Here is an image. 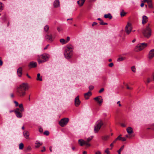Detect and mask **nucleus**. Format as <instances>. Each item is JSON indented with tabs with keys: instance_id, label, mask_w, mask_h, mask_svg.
I'll list each match as a JSON object with an SVG mask.
<instances>
[{
	"instance_id": "1",
	"label": "nucleus",
	"mask_w": 154,
	"mask_h": 154,
	"mask_svg": "<svg viewBox=\"0 0 154 154\" xmlns=\"http://www.w3.org/2000/svg\"><path fill=\"white\" fill-rule=\"evenodd\" d=\"M28 84L23 83L19 85L17 88V94L21 97H24L26 94V91L28 89Z\"/></svg>"
},
{
	"instance_id": "2",
	"label": "nucleus",
	"mask_w": 154,
	"mask_h": 154,
	"mask_svg": "<svg viewBox=\"0 0 154 154\" xmlns=\"http://www.w3.org/2000/svg\"><path fill=\"white\" fill-rule=\"evenodd\" d=\"M152 30L149 23H148L142 31V33L144 36L147 38L150 37L152 35Z\"/></svg>"
},
{
	"instance_id": "3",
	"label": "nucleus",
	"mask_w": 154,
	"mask_h": 154,
	"mask_svg": "<svg viewBox=\"0 0 154 154\" xmlns=\"http://www.w3.org/2000/svg\"><path fill=\"white\" fill-rule=\"evenodd\" d=\"M72 46H69L66 48L64 53V55L67 59L70 58L72 54Z\"/></svg>"
},
{
	"instance_id": "4",
	"label": "nucleus",
	"mask_w": 154,
	"mask_h": 154,
	"mask_svg": "<svg viewBox=\"0 0 154 154\" xmlns=\"http://www.w3.org/2000/svg\"><path fill=\"white\" fill-rule=\"evenodd\" d=\"M103 124V122L101 120H99L97 122L94 128V130L95 133L97 132L99 130Z\"/></svg>"
},
{
	"instance_id": "5",
	"label": "nucleus",
	"mask_w": 154,
	"mask_h": 154,
	"mask_svg": "<svg viewBox=\"0 0 154 154\" xmlns=\"http://www.w3.org/2000/svg\"><path fill=\"white\" fill-rule=\"evenodd\" d=\"M147 44L145 43H143L138 44L136 47V51H140L143 49L144 48L147 46Z\"/></svg>"
},
{
	"instance_id": "6",
	"label": "nucleus",
	"mask_w": 154,
	"mask_h": 154,
	"mask_svg": "<svg viewBox=\"0 0 154 154\" xmlns=\"http://www.w3.org/2000/svg\"><path fill=\"white\" fill-rule=\"evenodd\" d=\"M132 29L131 24L128 23L125 28V31L127 34H129L132 31Z\"/></svg>"
},
{
	"instance_id": "7",
	"label": "nucleus",
	"mask_w": 154,
	"mask_h": 154,
	"mask_svg": "<svg viewBox=\"0 0 154 154\" xmlns=\"http://www.w3.org/2000/svg\"><path fill=\"white\" fill-rule=\"evenodd\" d=\"M69 119L64 118L61 119L59 122V124L62 127H63L66 125L69 122Z\"/></svg>"
},
{
	"instance_id": "8",
	"label": "nucleus",
	"mask_w": 154,
	"mask_h": 154,
	"mask_svg": "<svg viewBox=\"0 0 154 154\" xmlns=\"http://www.w3.org/2000/svg\"><path fill=\"white\" fill-rule=\"evenodd\" d=\"M23 111H20L19 109L17 108L14 110L16 116L18 118H21L22 116V112Z\"/></svg>"
},
{
	"instance_id": "9",
	"label": "nucleus",
	"mask_w": 154,
	"mask_h": 154,
	"mask_svg": "<svg viewBox=\"0 0 154 154\" xmlns=\"http://www.w3.org/2000/svg\"><path fill=\"white\" fill-rule=\"evenodd\" d=\"M79 143L80 144V146H82L85 145L86 146H90V145L86 143L85 141L82 139H79L78 140Z\"/></svg>"
},
{
	"instance_id": "10",
	"label": "nucleus",
	"mask_w": 154,
	"mask_h": 154,
	"mask_svg": "<svg viewBox=\"0 0 154 154\" xmlns=\"http://www.w3.org/2000/svg\"><path fill=\"white\" fill-rule=\"evenodd\" d=\"M94 99L97 101L98 103L100 105H101L102 103L103 102V99L102 98L101 96H100L98 97H96L94 98Z\"/></svg>"
},
{
	"instance_id": "11",
	"label": "nucleus",
	"mask_w": 154,
	"mask_h": 154,
	"mask_svg": "<svg viewBox=\"0 0 154 154\" xmlns=\"http://www.w3.org/2000/svg\"><path fill=\"white\" fill-rule=\"evenodd\" d=\"M81 101L79 100V97L78 96L75 99V105L76 106L78 107Z\"/></svg>"
},
{
	"instance_id": "12",
	"label": "nucleus",
	"mask_w": 154,
	"mask_h": 154,
	"mask_svg": "<svg viewBox=\"0 0 154 154\" xmlns=\"http://www.w3.org/2000/svg\"><path fill=\"white\" fill-rule=\"evenodd\" d=\"M45 39L48 41L51 42L52 41L53 39L52 35L48 33L45 36Z\"/></svg>"
},
{
	"instance_id": "13",
	"label": "nucleus",
	"mask_w": 154,
	"mask_h": 154,
	"mask_svg": "<svg viewBox=\"0 0 154 154\" xmlns=\"http://www.w3.org/2000/svg\"><path fill=\"white\" fill-rule=\"evenodd\" d=\"M37 66V63L35 62H30L28 65L29 68L35 67Z\"/></svg>"
},
{
	"instance_id": "14",
	"label": "nucleus",
	"mask_w": 154,
	"mask_h": 154,
	"mask_svg": "<svg viewBox=\"0 0 154 154\" xmlns=\"http://www.w3.org/2000/svg\"><path fill=\"white\" fill-rule=\"evenodd\" d=\"M154 56V49L151 50L149 52V59H152Z\"/></svg>"
},
{
	"instance_id": "15",
	"label": "nucleus",
	"mask_w": 154,
	"mask_h": 154,
	"mask_svg": "<svg viewBox=\"0 0 154 154\" xmlns=\"http://www.w3.org/2000/svg\"><path fill=\"white\" fill-rule=\"evenodd\" d=\"M92 95L91 92L89 91L87 93H85L84 94V97L85 99H89V97Z\"/></svg>"
},
{
	"instance_id": "16",
	"label": "nucleus",
	"mask_w": 154,
	"mask_h": 154,
	"mask_svg": "<svg viewBox=\"0 0 154 154\" xmlns=\"http://www.w3.org/2000/svg\"><path fill=\"white\" fill-rule=\"evenodd\" d=\"M48 56L46 54H43L41 55V58L43 59L45 62L48 60Z\"/></svg>"
},
{
	"instance_id": "17",
	"label": "nucleus",
	"mask_w": 154,
	"mask_h": 154,
	"mask_svg": "<svg viewBox=\"0 0 154 154\" xmlns=\"http://www.w3.org/2000/svg\"><path fill=\"white\" fill-rule=\"evenodd\" d=\"M148 20L147 17L146 16L143 15L142 17V23L143 24L146 23Z\"/></svg>"
},
{
	"instance_id": "18",
	"label": "nucleus",
	"mask_w": 154,
	"mask_h": 154,
	"mask_svg": "<svg viewBox=\"0 0 154 154\" xmlns=\"http://www.w3.org/2000/svg\"><path fill=\"white\" fill-rule=\"evenodd\" d=\"M60 6V2L58 0H55L54 2V8H58Z\"/></svg>"
},
{
	"instance_id": "19",
	"label": "nucleus",
	"mask_w": 154,
	"mask_h": 154,
	"mask_svg": "<svg viewBox=\"0 0 154 154\" xmlns=\"http://www.w3.org/2000/svg\"><path fill=\"white\" fill-rule=\"evenodd\" d=\"M22 69L21 67H19L17 70V73L18 76L21 77L22 74Z\"/></svg>"
},
{
	"instance_id": "20",
	"label": "nucleus",
	"mask_w": 154,
	"mask_h": 154,
	"mask_svg": "<svg viewBox=\"0 0 154 154\" xmlns=\"http://www.w3.org/2000/svg\"><path fill=\"white\" fill-rule=\"evenodd\" d=\"M23 135L25 138L26 139H28L29 137V133L28 131H24L23 133Z\"/></svg>"
},
{
	"instance_id": "21",
	"label": "nucleus",
	"mask_w": 154,
	"mask_h": 154,
	"mask_svg": "<svg viewBox=\"0 0 154 154\" xmlns=\"http://www.w3.org/2000/svg\"><path fill=\"white\" fill-rule=\"evenodd\" d=\"M127 131L129 134H131L133 132L132 128L131 127H128V128L127 129Z\"/></svg>"
},
{
	"instance_id": "22",
	"label": "nucleus",
	"mask_w": 154,
	"mask_h": 154,
	"mask_svg": "<svg viewBox=\"0 0 154 154\" xmlns=\"http://www.w3.org/2000/svg\"><path fill=\"white\" fill-rule=\"evenodd\" d=\"M104 17L105 18H109L111 19L112 18V16L111 15L110 13H109L107 14H105L104 15Z\"/></svg>"
},
{
	"instance_id": "23",
	"label": "nucleus",
	"mask_w": 154,
	"mask_h": 154,
	"mask_svg": "<svg viewBox=\"0 0 154 154\" xmlns=\"http://www.w3.org/2000/svg\"><path fill=\"white\" fill-rule=\"evenodd\" d=\"M35 144L36 145L35 147L36 148H38L41 146L42 145V143H40L38 141H36L35 142Z\"/></svg>"
},
{
	"instance_id": "24",
	"label": "nucleus",
	"mask_w": 154,
	"mask_h": 154,
	"mask_svg": "<svg viewBox=\"0 0 154 154\" xmlns=\"http://www.w3.org/2000/svg\"><path fill=\"white\" fill-rule=\"evenodd\" d=\"M4 5L2 3L0 2V12H1L4 9Z\"/></svg>"
},
{
	"instance_id": "25",
	"label": "nucleus",
	"mask_w": 154,
	"mask_h": 154,
	"mask_svg": "<svg viewBox=\"0 0 154 154\" xmlns=\"http://www.w3.org/2000/svg\"><path fill=\"white\" fill-rule=\"evenodd\" d=\"M19 106L20 109H19V110H20V111H23L24 109L23 106V105L22 104H20L19 105Z\"/></svg>"
},
{
	"instance_id": "26",
	"label": "nucleus",
	"mask_w": 154,
	"mask_h": 154,
	"mask_svg": "<svg viewBox=\"0 0 154 154\" xmlns=\"http://www.w3.org/2000/svg\"><path fill=\"white\" fill-rule=\"evenodd\" d=\"M42 77H40V73H38L37 75V80L42 81Z\"/></svg>"
},
{
	"instance_id": "27",
	"label": "nucleus",
	"mask_w": 154,
	"mask_h": 154,
	"mask_svg": "<svg viewBox=\"0 0 154 154\" xmlns=\"http://www.w3.org/2000/svg\"><path fill=\"white\" fill-rule=\"evenodd\" d=\"M109 138V135H106L104 136H103L102 137V139L104 140H107Z\"/></svg>"
},
{
	"instance_id": "28",
	"label": "nucleus",
	"mask_w": 154,
	"mask_h": 154,
	"mask_svg": "<svg viewBox=\"0 0 154 154\" xmlns=\"http://www.w3.org/2000/svg\"><path fill=\"white\" fill-rule=\"evenodd\" d=\"M92 137H89L85 141L86 143H87L89 144L90 145V146H91V145L90 143H89V142L92 139Z\"/></svg>"
},
{
	"instance_id": "29",
	"label": "nucleus",
	"mask_w": 154,
	"mask_h": 154,
	"mask_svg": "<svg viewBox=\"0 0 154 154\" xmlns=\"http://www.w3.org/2000/svg\"><path fill=\"white\" fill-rule=\"evenodd\" d=\"M125 57H121L118 58L117 60L118 62H120L125 60Z\"/></svg>"
},
{
	"instance_id": "30",
	"label": "nucleus",
	"mask_w": 154,
	"mask_h": 154,
	"mask_svg": "<svg viewBox=\"0 0 154 154\" xmlns=\"http://www.w3.org/2000/svg\"><path fill=\"white\" fill-rule=\"evenodd\" d=\"M60 41L62 45L64 44L67 43V42H66L65 40L63 38L60 39Z\"/></svg>"
},
{
	"instance_id": "31",
	"label": "nucleus",
	"mask_w": 154,
	"mask_h": 154,
	"mask_svg": "<svg viewBox=\"0 0 154 154\" xmlns=\"http://www.w3.org/2000/svg\"><path fill=\"white\" fill-rule=\"evenodd\" d=\"M24 147V145L23 143H21L19 144V149H23Z\"/></svg>"
},
{
	"instance_id": "32",
	"label": "nucleus",
	"mask_w": 154,
	"mask_h": 154,
	"mask_svg": "<svg viewBox=\"0 0 154 154\" xmlns=\"http://www.w3.org/2000/svg\"><path fill=\"white\" fill-rule=\"evenodd\" d=\"M124 146H122L120 149L118 151V154H121V152L124 149Z\"/></svg>"
},
{
	"instance_id": "33",
	"label": "nucleus",
	"mask_w": 154,
	"mask_h": 154,
	"mask_svg": "<svg viewBox=\"0 0 154 154\" xmlns=\"http://www.w3.org/2000/svg\"><path fill=\"white\" fill-rule=\"evenodd\" d=\"M49 29V27L48 25L45 26L44 28V30L45 32H47Z\"/></svg>"
},
{
	"instance_id": "34",
	"label": "nucleus",
	"mask_w": 154,
	"mask_h": 154,
	"mask_svg": "<svg viewBox=\"0 0 154 154\" xmlns=\"http://www.w3.org/2000/svg\"><path fill=\"white\" fill-rule=\"evenodd\" d=\"M141 1L142 2L145 3L147 2V3H149V2H152V0H141Z\"/></svg>"
},
{
	"instance_id": "35",
	"label": "nucleus",
	"mask_w": 154,
	"mask_h": 154,
	"mask_svg": "<svg viewBox=\"0 0 154 154\" xmlns=\"http://www.w3.org/2000/svg\"><path fill=\"white\" fill-rule=\"evenodd\" d=\"M149 7L150 8H153V6L152 4V2L148 3Z\"/></svg>"
},
{
	"instance_id": "36",
	"label": "nucleus",
	"mask_w": 154,
	"mask_h": 154,
	"mask_svg": "<svg viewBox=\"0 0 154 154\" xmlns=\"http://www.w3.org/2000/svg\"><path fill=\"white\" fill-rule=\"evenodd\" d=\"M126 14V13L123 10L122 11H121L120 13V15L121 17H123L125 16Z\"/></svg>"
},
{
	"instance_id": "37",
	"label": "nucleus",
	"mask_w": 154,
	"mask_h": 154,
	"mask_svg": "<svg viewBox=\"0 0 154 154\" xmlns=\"http://www.w3.org/2000/svg\"><path fill=\"white\" fill-rule=\"evenodd\" d=\"M131 69L132 71L135 72H136V68L134 66H133L131 67Z\"/></svg>"
},
{
	"instance_id": "38",
	"label": "nucleus",
	"mask_w": 154,
	"mask_h": 154,
	"mask_svg": "<svg viewBox=\"0 0 154 154\" xmlns=\"http://www.w3.org/2000/svg\"><path fill=\"white\" fill-rule=\"evenodd\" d=\"M122 138V137H121V135H120L116 138V140H121Z\"/></svg>"
},
{
	"instance_id": "39",
	"label": "nucleus",
	"mask_w": 154,
	"mask_h": 154,
	"mask_svg": "<svg viewBox=\"0 0 154 154\" xmlns=\"http://www.w3.org/2000/svg\"><path fill=\"white\" fill-rule=\"evenodd\" d=\"M49 134V132L48 131H46L44 132V134L47 136Z\"/></svg>"
},
{
	"instance_id": "40",
	"label": "nucleus",
	"mask_w": 154,
	"mask_h": 154,
	"mask_svg": "<svg viewBox=\"0 0 154 154\" xmlns=\"http://www.w3.org/2000/svg\"><path fill=\"white\" fill-rule=\"evenodd\" d=\"M85 0H80V2H81V3L80 4V6H81L83 5L85 2Z\"/></svg>"
},
{
	"instance_id": "41",
	"label": "nucleus",
	"mask_w": 154,
	"mask_h": 154,
	"mask_svg": "<svg viewBox=\"0 0 154 154\" xmlns=\"http://www.w3.org/2000/svg\"><path fill=\"white\" fill-rule=\"evenodd\" d=\"M100 23L101 25H107L108 23H104L103 22H100Z\"/></svg>"
},
{
	"instance_id": "42",
	"label": "nucleus",
	"mask_w": 154,
	"mask_h": 154,
	"mask_svg": "<svg viewBox=\"0 0 154 154\" xmlns=\"http://www.w3.org/2000/svg\"><path fill=\"white\" fill-rule=\"evenodd\" d=\"M57 29L59 32H60L62 30V29L59 27H57Z\"/></svg>"
},
{
	"instance_id": "43",
	"label": "nucleus",
	"mask_w": 154,
	"mask_h": 154,
	"mask_svg": "<svg viewBox=\"0 0 154 154\" xmlns=\"http://www.w3.org/2000/svg\"><path fill=\"white\" fill-rule=\"evenodd\" d=\"M38 63L39 64H40V63H42L43 62H45V61L43 60H40V59H38Z\"/></svg>"
},
{
	"instance_id": "44",
	"label": "nucleus",
	"mask_w": 154,
	"mask_h": 154,
	"mask_svg": "<svg viewBox=\"0 0 154 154\" xmlns=\"http://www.w3.org/2000/svg\"><path fill=\"white\" fill-rule=\"evenodd\" d=\"M109 149H107L105 151V153H106L107 154H109V152L108 150Z\"/></svg>"
},
{
	"instance_id": "45",
	"label": "nucleus",
	"mask_w": 154,
	"mask_h": 154,
	"mask_svg": "<svg viewBox=\"0 0 154 154\" xmlns=\"http://www.w3.org/2000/svg\"><path fill=\"white\" fill-rule=\"evenodd\" d=\"M94 87L92 85L90 86L89 87V89L90 90H92L93 89Z\"/></svg>"
},
{
	"instance_id": "46",
	"label": "nucleus",
	"mask_w": 154,
	"mask_h": 154,
	"mask_svg": "<svg viewBox=\"0 0 154 154\" xmlns=\"http://www.w3.org/2000/svg\"><path fill=\"white\" fill-rule=\"evenodd\" d=\"M27 151H30L31 149V147L30 146H28L27 148Z\"/></svg>"
},
{
	"instance_id": "47",
	"label": "nucleus",
	"mask_w": 154,
	"mask_h": 154,
	"mask_svg": "<svg viewBox=\"0 0 154 154\" xmlns=\"http://www.w3.org/2000/svg\"><path fill=\"white\" fill-rule=\"evenodd\" d=\"M151 81V79H150V78H148L147 79V84L149 83Z\"/></svg>"
},
{
	"instance_id": "48",
	"label": "nucleus",
	"mask_w": 154,
	"mask_h": 154,
	"mask_svg": "<svg viewBox=\"0 0 154 154\" xmlns=\"http://www.w3.org/2000/svg\"><path fill=\"white\" fill-rule=\"evenodd\" d=\"M39 131L40 133H42L43 132L42 128L41 127H39Z\"/></svg>"
},
{
	"instance_id": "49",
	"label": "nucleus",
	"mask_w": 154,
	"mask_h": 154,
	"mask_svg": "<svg viewBox=\"0 0 154 154\" xmlns=\"http://www.w3.org/2000/svg\"><path fill=\"white\" fill-rule=\"evenodd\" d=\"M14 102L16 106H18V103L17 102L15 101H14Z\"/></svg>"
},
{
	"instance_id": "50",
	"label": "nucleus",
	"mask_w": 154,
	"mask_h": 154,
	"mask_svg": "<svg viewBox=\"0 0 154 154\" xmlns=\"http://www.w3.org/2000/svg\"><path fill=\"white\" fill-rule=\"evenodd\" d=\"M113 66V63H110L109 65V66L110 67H112Z\"/></svg>"
},
{
	"instance_id": "51",
	"label": "nucleus",
	"mask_w": 154,
	"mask_h": 154,
	"mask_svg": "<svg viewBox=\"0 0 154 154\" xmlns=\"http://www.w3.org/2000/svg\"><path fill=\"white\" fill-rule=\"evenodd\" d=\"M95 154H101V153L100 151H97L95 152Z\"/></svg>"
},
{
	"instance_id": "52",
	"label": "nucleus",
	"mask_w": 154,
	"mask_h": 154,
	"mask_svg": "<svg viewBox=\"0 0 154 154\" xmlns=\"http://www.w3.org/2000/svg\"><path fill=\"white\" fill-rule=\"evenodd\" d=\"M104 90V89L103 88H102L99 91V93H101Z\"/></svg>"
},
{
	"instance_id": "53",
	"label": "nucleus",
	"mask_w": 154,
	"mask_h": 154,
	"mask_svg": "<svg viewBox=\"0 0 154 154\" xmlns=\"http://www.w3.org/2000/svg\"><path fill=\"white\" fill-rule=\"evenodd\" d=\"M97 23L96 22H94L93 23H92V26H95V25H97Z\"/></svg>"
},
{
	"instance_id": "54",
	"label": "nucleus",
	"mask_w": 154,
	"mask_h": 154,
	"mask_svg": "<svg viewBox=\"0 0 154 154\" xmlns=\"http://www.w3.org/2000/svg\"><path fill=\"white\" fill-rule=\"evenodd\" d=\"M45 151V147H43V149L41 150L42 152H44Z\"/></svg>"
},
{
	"instance_id": "55",
	"label": "nucleus",
	"mask_w": 154,
	"mask_h": 154,
	"mask_svg": "<svg viewBox=\"0 0 154 154\" xmlns=\"http://www.w3.org/2000/svg\"><path fill=\"white\" fill-rule=\"evenodd\" d=\"M117 104H118L119 106H121V105L120 103V101H118L117 102Z\"/></svg>"
},
{
	"instance_id": "56",
	"label": "nucleus",
	"mask_w": 154,
	"mask_h": 154,
	"mask_svg": "<svg viewBox=\"0 0 154 154\" xmlns=\"http://www.w3.org/2000/svg\"><path fill=\"white\" fill-rule=\"evenodd\" d=\"M121 140L123 141H126V139L125 137H122Z\"/></svg>"
},
{
	"instance_id": "57",
	"label": "nucleus",
	"mask_w": 154,
	"mask_h": 154,
	"mask_svg": "<svg viewBox=\"0 0 154 154\" xmlns=\"http://www.w3.org/2000/svg\"><path fill=\"white\" fill-rule=\"evenodd\" d=\"M97 20H99L100 21V22H103V20L100 18H98L97 19Z\"/></svg>"
},
{
	"instance_id": "58",
	"label": "nucleus",
	"mask_w": 154,
	"mask_h": 154,
	"mask_svg": "<svg viewBox=\"0 0 154 154\" xmlns=\"http://www.w3.org/2000/svg\"><path fill=\"white\" fill-rule=\"evenodd\" d=\"M70 40V38L68 36L67 37V41H66V42H67L69 40Z\"/></svg>"
},
{
	"instance_id": "59",
	"label": "nucleus",
	"mask_w": 154,
	"mask_h": 154,
	"mask_svg": "<svg viewBox=\"0 0 154 154\" xmlns=\"http://www.w3.org/2000/svg\"><path fill=\"white\" fill-rule=\"evenodd\" d=\"M127 89H130V90H131L132 89V88L130 87H129L128 86H127Z\"/></svg>"
},
{
	"instance_id": "60",
	"label": "nucleus",
	"mask_w": 154,
	"mask_h": 154,
	"mask_svg": "<svg viewBox=\"0 0 154 154\" xmlns=\"http://www.w3.org/2000/svg\"><path fill=\"white\" fill-rule=\"evenodd\" d=\"M2 63L3 62L2 61L1 59H0V65L2 66Z\"/></svg>"
},
{
	"instance_id": "61",
	"label": "nucleus",
	"mask_w": 154,
	"mask_h": 154,
	"mask_svg": "<svg viewBox=\"0 0 154 154\" xmlns=\"http://www.w3.org/2000/svg\"><path fill=\"white\" fill-rule=\"evenodd\" d=\"M142 2L143 3H142L140 5V6L141 7H143L144 5V4L143 3L144 2Z\"/></svg>"
},
{
	"instance_id": "62",
	"label": "nucleus",
	"mask_w": 154,
	"mask_h": 154,
	"mask_svg": "<svg viewBox=\"0 0 154 154\" xmlns=\"http://www.w3.org/2000/svg\"><path fill=\"white\" fill-rule=\"evenodd\" d=\"M80 0H79V1H77V3L78 4H79V5L80 6V4H81V3H80Z\"/></svg>"
},
{
	"instance_id": "63",
	"label": "nucleus",
	"mask_w": 154,
	"mask_h": 154,
	"mask_svg": "<svg viewBox=\"0 0 154 154\" xmlns=\"http://www.w3.org/2000/svg\"><path fill=\"white\" fill-rule=\"evenodd\" d=\"M49 46V45H47L44 48V50L46 49Z\"/></svg>"
},
{
	"instance_id": "64",
	"label": "nucleus",
	"mask_w": 154,
	"mask_h": 154,
	"mask_svg": "<svg viewBox=\"0 0 154 154\" xmlns=\"http://www.w3.org/2000/svg\"><path fill=\"white\" fill-rule=\"evenodd\" d=\"M121 125L123 127H125V125L124 124H121Z\"/></svg>"
}]
</instances>
